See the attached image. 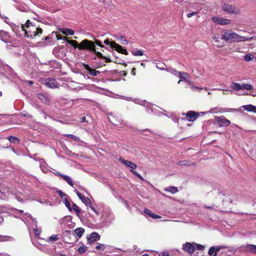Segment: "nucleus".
I'll return each mask as SVG.
<instances>
[{
  "label": "nucleus",
  "mask_w": 256,
  "mask_h": 256,
  "mask_svg": "<svg viewBox=\"0 0 256 256\" xmlns=\"http://www.w3.org/2000/svg\"><path fill=\"white\" fill-rule=\"evenodd\" d=\"M21 28L24 32V36L30 38H36L42 32V30L41 28L32 25L29 20L26 21L24 25L21 24Z\"/></svg>",
  "instance_id": "obj_1"
},
{
  "label": "nucleus",
  "mask_w": 256,
  "mask_h": 256,
  "mask_svg": "<svg viewBox=\"0 0 256 256\" xmlns=\"http://www.w3.org/2000/svg\"><path fill=\"white\" fill-rule=\"evenodd\" d=\"M79 50H87L90 53H94L98 58H104L102 54L96 50V46L94 42L90 40L87 39L82 40L79 44Z\"/></svg>",
  "instance_id": "obj_2"
},
{
  "label": "nucleus",
  "mask_w": 256,
  "mask_h": 256,
  "mask_svg": "<svg viewBox=\"0 0 256 256\" xmlns=\"http://www.w3.org/2000/svg\"><path fill=\"white\" fill-rule=\"evenodd\" d=\"M221 38L226 41H236L238 42H245L248 40V38L246 36H239L234 32L227 30H223Z\"/></svg>",
  "instance_id": "obj_3"
},
{
  "label": "nucleus",
  "mask_w": 256,
  "mask_h": 256,
  "mask_svg": "<svg viewBox=\"0 0 256 256\" xmlns=\"http://www.w3.org/2000/svg\"><path fill=\"white\" fill-rule=\"evenodd\" d=\"M120 162L124 164L126 166L128 167H129L131 168L130 172L136 176L138 177L139 178H140L141 180H144V178L142 176H140L138 173L136 172L134 170L136 168L137 166L132 162L130 161H128L126 160H124V158H120Z\"/></svg>",
  "instance_id": "obj_4"
},
{
  "label": "nucleus",
  "mask_w": 256,
  "mask_h": 256,
  "mask_svg": "<svg viewBox=\"0 0 256 256\" xmlns=\"http://www.w3.org/2000/svg\"><path fill=\"white\" fill-rule=\"evenodd\" d=\"M223 10L227 12L230 14H234L235 15L240 14L239 10L235 6L228 4H224L222 6Z\"/></svg>",
  "instance_id": "obj_5"
},
{
  "label": "nucleus",
  "mask_w": 256,
  "mask_h": 256,
  "mask_svg": "<svg viewBox=\"0 0 256 256\" xmlns=\"http://www.w3.org/2000/svg\"><path fill=\"white\" fill-rule=\"evenodd\" d=\"M214 118L216 124L220 127L227 126L230 124V120L226 118L224 116H215Z\"/></svg>",
  "instance_id": "obj_6"
},
{
  "label": "nucleus",
  "mask_w": 256,
  "mask_h": 256,
  "mask_svg": "<svg viewBox=\"0 0 256 256\" xmlns=\"http://www.w3.org/2000/svg\"><path fill=\"white\" fill-rule=\"evenodd\" d=\"M182 114L186 115V119L189 122H194L200 116V114L198 112L192 110L188 112L186 114Z\"/></svg>",
  "instance_id": "obj_7"
},
{
  "label": "nucleus",
  "mask_w": 256,
  "mask_h": 256,
  "mask_svg": "<svg viewBox=\"0 0 256 256\" xmlns=\"http://www.w3.org/2000/svg\"><path fill=\"white\" fill-rule=\"evenodd\" d=\"M45 85L52 88H56L58 86V84L56 80L51 78H48L46 80Z\"/></svg>",
  "instance_id": "obj_8"
},
{
  "label": "nucleus",
  "mask_w": 256,
  "mask_h": 256,
  "mask_svg": "<svg viewBox=\"0 0 256 256\" xmlns=\"http://www.w3.org/2000/svg\"><path fill=\"white\" fill-rule=\"evenodd\" d=\"M194 242L190 243V242H186V244H184L182 246L183 250L185 252H186L190 254H192L196 250V246H194Z\"/></svg>",
  "instance_id": "obj_9"
},
{
  "label": "nucleus",
  "mask_w": 256,
  "mask_h": 256,
  "mask_svg": "<svg viewBox=\"0 0 256 256\" xmlns=\"http://www.w3.org/2000/svg\"><path fill=\"white\" fill-rule=\"evenodd\" d=\"M212 20L214 22L220 25H225L230 23V20L224 18L222 17H212Z\"/></svg>",
  "instance_id": "obj_10"
},
{
  "label": "nucleus",
  "mask_w": 256,
  "mask_h": 256,
  "mask_svg": "<svg viewBox=\"0 0 256 256\" xmlns=\"http://www.w3.org/2000/svg\"><path fill=\"white\" fill-rule=\"evenodd\" d=\"M100 236L96 232H92L89 238H87V242L88 244H92L100 239Z\"/></svg>",
  "instance_id": "obj_11"
},
{
  "label": "nucleus",
  "mask_w": 256,
  "mask_h": 256,
  "mask_svg": "<svg viewBox=\"0 0 256 256\" xmlns=\"http://www.w3.org/2000/svg\"><path fill=\"white\" fill-rule=\"evenodd\" d=\"M113 44L114 46V48L118 52L122 54H124V55H128V54L127 50L125 48H124L121 46L116 44L113 43Z\"/></svg>",
  "instance_id": "obj_12"
},
{
  "label": "nucleus",
  "mask_w": 256,
  "mask_h": 256,
  "mask_svg": "<svg viewBox=\"0 0 256 256\" xmlns=\"http://www.w3.org/2000/svg\"><path fill=\"white\" fill-rule=\"evenodd\" d=\"M84 68L88 72L89 74L92 76H97L98 74H100V71L96 70L92 68L87 64H84Z\"/></svg>",
  "instance_id": "obj_13"
},
{
  "label": "nucleus",
  "mask_w": 256,
  "mask_h": 256,
  "mask_svg": "<svg viewBox=\"0 0 256 256\" xmlns=\"http://www.w3.org/2000/svg\"><path fill=\"white\" fill-rule=\"evenodd\" d=\"M38 99L40 100L43 103H44L46 104H50V98L46 94H38Z\"/></svg>",
  "instance_id": "obj_14"
},
{
  "label": "nucleus",
  "mask_w": 256,
  "mask_h": 256,
  "mask_svg": "<svg viewBox=\"0 0 256 256\" xmlns=\"http://www.w3.org/2000/svg\"><path fill=\"white\" fill-rule=\"evenodd\" d=\"M220 38L219 34H214L212 36V39L215 44L218 48H220L224 46V44H221L220 41Z\"/></svg>",
  "instance_id": "obj_15"
},
{
  "label": "nucleus",
  "mask_w": 256,
  "mask_h": 256,
  "mask_svg": "<svg viewBox=\"0 0 256 256\" xmlns=\"http://www.w3.org/2000/svg\"><path fill=\"white\" fill-rule=\"evenodd\" d=\"M242 108L245 110L249 112H253L256 114V106L252 104H248L243 106Z\"/></svg>",
  "instance_id": "obj_16"
},
{
  "label": "nucleus",
  "mask_w": 256,
  "mask_h": 256,
  "mask_svg": "<svg viewBox=\"0 0 256 256\" xmlns=\"http://www.w3.org/2000/svg\"><path fill=\"white\" fill-rule=\"evenodd\" d=\"M178 72V76L180 78H181L182 80H185L186 82H188L189 83H190L191 82L188 80L186 78L189 77V74L188 73L186 72Z\"/></svg>",
  "instance_id": "obj_17"
},
{
  "label": "nucleus",
  "mask_w": 256,
  "mask_h": 256,
  "mask_svg": "<svg viewBox=\"0 0 256 256\" xmlns=\"http://www.w3.org/2000/svg\"><path fill=\"white\" fill-rule=\"evenodd\" d=\"M177 164L178 165H179V166H195V164L194 163L192 162H190L188 161V160H186L178 161L177 162Z\"/></svg>",
  "instance_id": "obj_18"
},
{
  "label": "nucleus",
  "mask_w": 256,
  "mask_h": 256,
  "mask_svg": "<svg viewBox=\"0 0 256 256\" xmlns=\"http://www.w3.org/2000/svg\"><path fill=\"white\" fill-rule=\"evenodd\" d=\"M164 190L165 192H170L172 194H176L178 192V188L174 186L166 187L164 189Z\"/></svg>",
  "instance_id": "obj_19"
},
{
  "label": "nucleus",
  "mask_w": 256,
  "mask_h": 256,
  "mask_svg": "<svg viewBox=\"0 0 256 256\" xmlns=\"http://www.w3.org/2000/svg\"><path fill=\"white\" fill-rule=\"evenodd\" d=\"M84 232V229L82 228H76L74 232V234L78 237L80 238Z\"/></svg>",
  "instance_id": "obj_20"
},
{
  "label": "nucleus",
  "mask_w": 256,
  "mask_h": 256,
  "mask_svg": "<svg viewBox=\"0 0 256 256\" xmlns=\"http://www.w3.org/2000/svg\"><path fill=\"white\" fill-rule=\"evenodd\" d=\"M231 88L236 91L242 90V84H240L237 82H232L231 84Z\"/></svg>",
  "instance_id": "obj_21"
},
{
  "label": "nucleus",
  "mask_w": 256,
  "mask_h": 256,
  "mask_svg": "<svg viewBox=\"0 0 256 256\" xmlns=\"http://www.w3.org/2000/svg\"><path fill=\"white\" fill-rule=\"evenodd\" d=\"M238 111H239V110L238 108H222V110L220 112V113H223V112H238Z\"/></svg>",
  "instance_id": "obj_22"
},
{
  "label": "nucleus",
  "mask_w": 256,
  "mask_h": 256,
  "mask_svg": "<svg viewBox=\"0 0 256 256\" xmlns=\"http://www.w3.org/2000/svg\"><path fill=\"white\" fill-rule=\"evenodd\" d=\"M62 178L69 185H70L71 186H73L74 183L68 176L66 175L62 176Z\"/></svg>",
  "instance_id": "obj_23"
},
{
  "label": "nucleus",
  "mask_w": 256,
  "mask_h": 256,
  "mask_svg": "<svg viewBox=\"0 0 256 256\" xmlns=\"http://www.w3.org/2000/svg\"><path fill=\"white\" fill-rule=\"evenodd\" d=\"M61 32L63 34L66 35L72 36L74 34V30L70 28H64Z\"/></svg>",
  "instance_id": "obj_24"
},
{
  "label": "nucleus",
  "mask_w": 256,
  "mask_h": 256,
  "mask_svg": "<svg viewBox=\"0 0 256 256\" xmlns=\"http://www.w3.org/2000/svg\"><path fill=\"white\" fill-rule=\"evenodd\" d=\"M74 210L76 212V216L80 218V214L81 212L80 208L74 203L72 204V210Z\"/></svg>",
  "instance_id": "obj_25"
},
{
  "label": "nucleus",
  "mask_w": 256,
  "mask_h": 256,
  "mask_svg": "<svg viewBox=\"0 0 256 256\" xmlns=\"http://www.w3.org/2000/svg\"><path fill=\"white\" fill-rule=\"evenodd\" d=\"M68 42L74 48H78L79 50V44L75 40H68Z\"/></svg>",
  "instance_id": "obj_26"
},
{
  "label": "nucleus",
  "mask_w": 256,
  "mask_h": 256,
  "mask_svg": "<svg viewBox=\"0 0 256 256\" xmlns=\"http://www.w3.org/2000/svg\"><path fill=\"white\" fill-rule=\"evenodd\" d=\"M8 140L10 142L12 143H18L20 140L19 139L14 136H8Z\"/></svg>",
  "instance_id": "obj_27"
},
{
  "label": "nucleus",
  "mask_w": 256,
  "mask_h": 256,
  "mask_svg": "<svg viewBox=\"0 0 256 256\" xmlns=\"http://www.w3.org/2000/svg\"><path fill=\"white\" fill-rule=\"evenodd\" d=\"M216 250V248L215 246H212L208 250V254L211 256H216V252H215Z\"/></svg>",
  "instance_id": "obj_28"
},
{
  "label": "nucleus",
  "mask_w": 256,
  "mask_h": 256,
  "mask_svg": "<svg viewBox=\"0 0 256 256\" xmlns=\"http://www.w3.org/2000/svg\"><path fill=\"white\" fill-rule=\"evenodd\" d=\"M242 90H254V86L252 85H251L250 84H242Z\"/></svg>",
  "instance_id": "obj_29"
},
{
  "label": "nucleus",
  "mask_w": 256,
  "mask_h": 256,
  "mask_svg": "<svg viewBox=\"0 0 256 256\" xmlns=\"http://www.w3.org/2000/svg\"><path fill=\"white\" fill-rule=\"evenodd\" d=\"M104 43L110 46V47L112 48H114L115 46L113 44V43H116L114 41H110L108 38H106L104 40Z\"/></svg>",
  "instance_id": "obj_30"
},
{
  "label": "nucleus",
  "mask_w": 256,
  "mask_h": 256,
  "mask_svg": "<svg viewBox=\"0 0 256 256\" xmlns=\"http://www.w3.org/2000/svg\"><path fill=\"white\" fill-rule=\"evenodd\" d=\"M222 108L216 107V108L210 109V110L209 112L211 114H216L218 112L220 113V111L222 110Z\"/></svg>",
  "instance_id": "obj_31"
},
{
  "label": "nucleus",
  "mask_w": 256,
  "mask_h": 256,
  "mask_svg": "<svg viewBox=\"0 0 256 256\" xmlns=\"http://www.w3.org/2000/svg\"><path fill=\"white\" fill-rule=\"evenodd\" d=\"M86 206H89L92 202L88 198L84 196L81 200Z\"/></svg>",
  "instance_id": "obj_32"
},
{
  "label": "nucleus",
  "mask_w": 256,
  "mask_h": 256,
  "mask_svg": "<svg viewBox=\"0 0 256 256\" xmlns=\"http://www.w3.org/2000/svg\"><path fill=\"white\" fill-rule=\"evenodd\" d=\"M254 58V56L252 54H247L244 57V60L246 62H250Z\"/></svg>",
  "instance_id": "obj_33"
},
{
  "label": "nucleus",
  "mask_w": 256,
  "mask_h": 256,
  "mask_svg": "<svg viewBox=\"0 0 256 256\" xmlns=\"http://www.w3.org/2000/svg\"><path fill=\"white\" fill-rule=\"evenodd\" d=\"M64 136L71 138L72 139L74 140V141L76 142L80 141V138L73 134H66L64 135Z\"/></svg>",
  "instance_id": "obj_34"
},
{
  "label": "nucleus",
  "mask_w": 256,
  "mask_h": 256,
  "mask_svg": "<svg viewBox=\"0 0 256 256\" xmlns=\"http://www.w3.org/2000/svg\"><path fill=\"white\" fill-rule=\"evenodd\" d=\"M132 54L134 56H142L144 54L142 51L140 50H134L132 52Z\"/></svg>",
  "instance_id": "obj_35"
},
{
  "label": "nucleus",
  "mask_w": 256,
  "mask_h": 256,
  "mask_svg": "<svg viewBox=\"0 0 256 256\" xmlns=\"http://www.w3.org/2000/svg\"><path fill=\"white\" fill-rule=\"evenodd\" d=\"M248 248L249 250L254 254H256V246L254 244H250L248 246Z\"/></svg>",
  "instance_id": "obj_36"
},
{
  "label": "nucleus",
  "mask_w": 256,
  "mask_h": 256,
  "mask_svg": "<svg viewBox=\"0 0 256 256\" xmlns=\"http://www.w3.org/2000/svg\"><path fill=\"white\" fill-rule=\"evenodd\" d=\"M64 204L66 207L68 208L70 211L72 210V208L70 206V204L66 198H64Z\"/></svg>",
  "instance_id": "obj_37"
},
{
  "label": "nucleus",
  "mask_w": 256,
  "mask_h": 256,
  "mask_svg": "<svg viewBox=\"0 0 256 256\" xmlns=\"http://www.w3.org/2000/svg\"><path fill=\"white\" fill-rule=\"evenodd\" d=\"M87 247L86 246H80L78 248V252L80 254H84L86 251Z\"/></svg>",
  "instance_id": "obj_38"
},
{
  "label": "nucleus",
  "mask_w": 256,
  "mask_h": 256,
  "mask_svg": "<svg viewBox=\"0 0 256 256\" xmlns=\"http://www.w3.org/2000/svg\"><path fill=\"white\" fill-rule=\"evenodd\" d=\"M58 235L53 234L50 237H49L48 240H49L52 241V242H56L58 240Z\"/></svg>",
  "instance_id": "obj_39"
},
{
  "label": "nucleus",
  "mask_w": 256,
  "mask_h": 256,
  "mask_svg": "<svg viewBox=\"0 0 256 256\" xmlns=\"http://www.w3.org/2000/svg\"><path fill=\"white\" fill-rule=\"evenodd\" d=\"M194 245L196 246V249L198 250H203L205 248L204 246L200 244L194 243Z\"/></svg>",
  "instance_id": "obj_40"
},
{
  "label": "nucleus",
  "mask_w": 256,
  "mask_h": 256,
  "mask_svg": "<svg viewBox=\"0 0 256 256\" xmlns=\"http://www.w3.org/2000/svg\"><path fill=\"white\" fill-rule=\"evenodd\" d=\"M104 246L102 244H98L96 247V248L98 250H104Z\"/></svg>",
  "instance_id": "obj_41"
},
{
  "label": "nucleus",
  "mask_w": 256,
  "mask_h": 256,
  "mask_svg": "<svg viewBox=\"0 0 256 256\" xmlns=\"http://www.w3.org/2000/svg\"><path fill=\"white\" fill-rule=\"evenodd\" d=\"M94 46L96 44V45L100 46L101 48H104V46L102 44L101 42L99 40H94Z\"/></svg>",
  "instance_id": "obj_42"
},
{
  "label": "nucleus",
  "mask_w": 256,
  "mask_h": 256,
  "mask_svg": "<svg viewBox=\"0 0 256 256\" xmlns=\"http://www.w3.org/2000/svg\"><path fill=\"white\" fill-rule=\"evenodd\" d=\"M57 193L59 195V196H60V198H62L64 196H66V194H64V192H63L60 190H58L57 191Z\"/></svg>",
  "instance_id": "obj_43"
},
{
  "label": "nucleus",
  "mask_w": 256,
  "mask_h": 256,
  "mask_svg": "<svg viewBox=\"0 0 256 256\" xmlns=\"http://www.w3.org/2000/svg\"><path fill=\"white\" fill-rule=\"evenodd\" d=\"M144 212L146 214L148 215L150 217L152 214L153 212L148 208H145L144 210Z\"/></svg>",
  "instance_id": "obj_44"
},
{
  "label": "nucleus",
  "mask_w": 256,
  "mask_h": 256,
  "mask_svg": "<svg viewBox=\"0 0 256 256\" xmlns=\"http://www.w3.org/2000/svg\"><path fill=\"white\" fill-rule=\"evenodd\" d=\"M90 208L97 214L98 215L99 213L92 206V202L88 206Z\"/></svg>",
  "instance_id": "obj_45"
},
{
  "label": "nucleus",
  "mask_w": 256,
  "mask_h": 256,
  "mask_svg": "<svg viewBox=\"0 0 256 256\" xmlns=\"http://www.w3.org/2000/svg\"><path fill=\"white\" fill-rule=\"evenodd\" d=\"M151 218H154V219H156V218H161V216L159 215H158L154 213H153L152 214L151 216Z\"/></svg>",
  "instance_id": "obj_46"
},
{
  "label": "nucleus",
  "mask_w": 256,
  "mask_h": 256,
  "mask_svg": "<svg viewBox=\"0 0 256 256\" xmlns=\"http://www.w3.org/2000/svg\"><path fill=\"white\" fill-rule=\"evenodd\" d=\"M76 194H77L78 196V198L80 200H82V198L84 196H82V194L78 192H76Z\"/></svg>",
  "instance_id": "obj_47"
},
{
  "label": "nucleus",
  "mask_w": 256,
  "mask_h": 256,
  "mask_svg": "<svg viewBox=\"0 0 256 256\" xmlns=\"http://www.w3.org/2000/svg\"><path fill=\"white\" fill-rule=\"evenodd\" d=\"M104 56V58H100L106 60H105L106 62H112V60L109 58H107Z\"/></svg>",
  "instance_id": "obj_48"
},
{
  "label": "nucleus",
  "mask_w": 256,
  "mask_h": 256,
  "mask_svg": "<svg viewBox=\"0 0 256 256\" xmlns=\"http://www.w3.org/2000/svg\"><path fill=\"white\" fill-rule=\"evenodd\" d=\"M158 256H169V254L168 252H164L160 254Z\"/></svg>",
  "instance_id": "obj_49"
},
{
  "label": "nucleus",
  "mask_w": 256,
  "mask_h": 256,
  "mask_svg": "<svg viewBox=\"0 0 256 256\" xmlns=\"http://www.w3.org/2000/svg\"><path fill=\"white\" fill-rule=\"evenodd\" d=\"M4 222V218L2 216V213L0 212V224Z\"/></svg>",
  "instance_id": "obj_50"
},
{
  "label": "nucleus",
  "mask_w": 256,
  "mask_h": 256,
  "mask_svg": "<svg viewBox=\"0 0 256 256\" xmlns=\"http://www.w3.org/2000/svg\"><path fill=\"white\" fill-rule=\"evenodd\" d=\"M136 73V68H133L132 70V75L135 76Z\"/></svg>",
  "instance_id": "obj_51"
},
{
  "label": "nucleus",
  "mask_w": 256,
  "mask_h": 256,
  "mask_svg": "<svg viewBox=\"0 0 256 256\" xmlns=\"http://www.w3.org/2000/svg\"><path fill=\"white\" fill-rule=\"evenodd\" d=\"M120 38L122 40H123V42H122V44H126L128 43L127 40L124 38L122 36H121Z\"/></svg>",
  "instance_id": "obj_52"
},
{
  "label": "nucleus",
  "mask_w": 256,
  "mask_h": 256,
  "mask_svg": "<svg viewBox=\"0 0 256 256\" xmlns=\"http://www.w3.org/2000/svg\"><path fill=\"white\" fill-rule=\"evenodd\" d=\"M6 34V33L2 31V30H0V38H2V36H3V35H5ZM2 40H3L2 39Z\"/></svg>",
  "instance_id": "obj_53"
},
{
  "label": "nucleus",
  "mask_w": 256,
  "mask_h": 256,
  "mask_svg": "<svg viewBox=\"0 0 256 256\" xmlns=\"http://www.w3.org/2000/svg\"><path fill=\"white\" fill-rule=\"evenodd\" d=\"M204 206L206 208L210 209L211 210H212L214 209L213 206Z\"/></svg>",
  "instance_id": "obj_54"
},
{
  "label": "nucleus",
  "mask_w": 256,
  "mask_h": 256,
  "mask_svg": "<svg viewBox=\"0 0 256 256\" xmlns=\"http://www.w3.org/2000/svg\"><path fill=\"white\" fill-rule=\"evenodd\" d=\"M81 122H84L86 121V116H82L80 119Z\"/></svg>",
  "instance_id": "obj_55"
},
{
  "label": "nucleus",
  "mask_w": 256,
  "mask_h": 256,
  "mask_svg": "<svg viewBox=\"0 0 256 256\" xmlns=\"http://www.w3.org/2000/svg\"><path fill=\"white\" fill-rule=\"evenodd\" d=\"M216 248V254H217V252L220 250V247H217V246H215Z\"/></svg>",
  "instance_id": "obj_56"
},
{
  "label": "nucleus",
  "mask_w": 256,
  "mask_h": 256,
  "mask_svg": "<svg viewBox=\"0 0 256 256\" xmlns=\"http://www.w3.org/2000/svg\"><path fill=\"white\" fill-rule=\"evenodd\" d=\"M196 14V12H192V13H189L187 14V16H192L193 15H194V14Z\"/></svg>",
  "instance_id": "obj_57"
},
{
  "label": "nucleus",
  "mask_w": 256,
  "mask_h": 256,
  "mask_svg": "<svg viewBox=\"0 0 256 256\" xmlns=\"http://www.w3.org/2000/svg\"><path fill=\"white\" fill-rule=\"evenodd\" d=\"M56 176H60L62 177V176H64V174L60 173V172H58L56 174Z\"/></svg>",
  "instance_id": "obj_58"
},
{
  "label": "nucleus",
  "mask_w": 256,
  "mask_h": 256,
  "mask_svg": "<svg viewBox=\"0 0 256 256\" xmlns=\"http://www.w3.org/2000/svg\"><path fill=\"white\" fill-rule=\"evenodd\" d=\"M122 76H126V71L123 70V71H122Z\"/></svg>",
  "instance_id": "obj_59"
},
{
  "label": "nucleus",
  "mask_w": 256,
  "mask_h": 256,
  "mask_svg": "<svg viewBox=\"0 0 256 256\" xmlns=\"http://www.w3.org/2000/svg\"><path fill=\"white\" fill-rule=\"evenodd\" d=\"M28 83L30 84H34V82H33V81H32V80H29V81H28Z\"/></svg>",
  "instance_id": "obj_60"
},
{
  "label": "nucleus",
  "mask_w": 256,
  "mask_h": 256,
  "mask_svg": "<svg viewBox=\"0 0 256 256\" xmlns=\"http://www.w3.org/2000/svg\"><path fill=\"white\" fill-rule=\"evenodd\" d=\"M49 39H50V37L48 36L46 37L45 38H44L45 40H49Z\"/></svg>",
  "instance_id": "obj_61"
},
{
  "label": "nucleus",
  "mask_w": 256,
  "mask_h": 256,
  "mask_svg": "<svg viewBox=\"0 0 256 256\" xmlns=\"http://www.w3.org/2000/svg\"><path fill=\"white\" fill-rule=\"evenodd\" d=\"M19 212L20 214H22L24 212V210H19Z\"/></svg>",
  "instance_id": "obj_62"
},
{
  "label": "nucleus",
  "mask_w": 256,
  "mask_h": 256,
  "mask_svg": "<svg viewBox=\"0 0 256 256\" xmlns=\"http://www.w3.org/2000/svg\"><path fill=\"white\" fill-rule=\"evenodd\" d=\"M4 18H5L4 22L7 23L8 22L6 21V20L8 19V17L5 16Z\"/></svg>",
  "instance_id": "obj_63"
},
{
  "label": "nucleus",
  "mask_w": 256,
  "mask_h": 256,
  "mask_svg": "<svg viewBox=\"0 0 256 256\" xmlns=\"http://www.w3.org/2000/svg\"><path fill=\"white\" fill-rule=\"evenodd\" d=\"M59 256H66L65 254H60Z\"/></svg>",
  "instance_id": "obj_64"
}]
</instances>
